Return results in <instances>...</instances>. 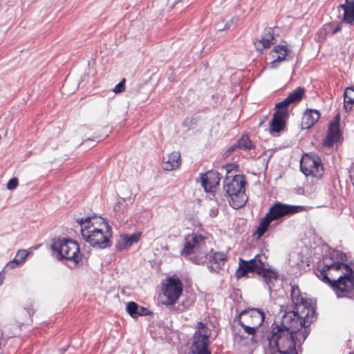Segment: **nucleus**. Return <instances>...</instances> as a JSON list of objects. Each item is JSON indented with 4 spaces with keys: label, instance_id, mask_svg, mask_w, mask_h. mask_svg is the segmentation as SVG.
I'll list each match as a JSON object with an SVG mask.
<instances>
[{
    "label": "nucleus",
    "instance_id": "39",
    "mask_svg": "<svg viewBox=\"0 0 354 354\" xmlns=\"http://www.w3.org/2000/svg\"><path fill=\"white\" fill-rule=\"evenodd\" d=\"M292 194L304 195V188L302 187H298L292 189Z\"/></svg>",
    "mask_w": 354,
    "mask_h": 354
},
{
    "label": "nucleus",
    "instance_id": "16",
    "mask_svg": "<svg viewBox=\"0 0 354 354\" xmlns=\"http://www.w3.org/2000/svg\"><path fill=\"white\" fill-rule=\"evenodd\" d=\"M221 177L216 171H209L201 176V185L206 192H214L219 185Z\"/></svg>",
    "mask_w": 354,
    "mask_h": 354
},
{
    "label": "nucleus",
    "instance_id": "15",
    "mask_svg": "<svg viewBox=\"0 0 354 354\" xmlns=\"http://www.w3.org/2000/svg\"><path fill=\"white\" fill-rule=\"evenodd\" d=\"M265 318L263 313L259 309L250 308L240 313L238 318L239 324H248L259 328Z\"/></svg>",
    "mask_w": 354,
    "mask_h": 354
},
{
    "label": "nucleus",
    "instance_id": "43",
    "mask_svg": "<svg viewBox=\"0 0 354 354\" xmlns=\"http://www.w3.org/2000/svg\"><path fill=\"white\" fill-rule=\"evenodd\" d=\"M5 275H6L5 271L4 270H1L0 272V286L3 284V283L4 281Z\"/></svg>",
    "mask_w": 354,
    "mask_h": 354
},
{
    "label": "nucleus",
    "instance_id": "25",
    "mask_svg": "<svg viewBox=\"0 0 354 354\" xmlns=\"http://www.w3.org/2000/svg\"><path fill=\"white\" fill-rule=\"evenodd\" d=\"M354 104V86L347 87L344 93V107L346 112L352 110V104Z\"/></svg>",
    "mask_w": 354,
    "mask_h": 354
},
{
    "label": "nucleus",
    "instance_id": "30",
    "mask_svg": "<svg viewBox=\"0 0 354 354\" xmlns=\"http://www.w3.org/2000/svg\"><path fill=\"white\" fill-rule=\"evenodd\" d=\"M239 148L250 150L254 147V145L248 136H243L236 142Z\"/></svg>",
    "mask_w": 354,
    "mask_h": 354
},
{
    "label": "nucleus",
    "instance_id": "35",
    "mask_svg": "<svg viewBox=\"0 0 354 354\" xmlns=\"http://www.w3.org/2000/svg\"><path fill=\"white\" fill-rule=\"evenodd\" d=\"M125 80L123 79L122 81H120L113 88V92L115 93H120L124 91L125 86Z\"/></svg>",
    "mask_w": 354,
    "mask_h": 354
},
{
    "label": "nucleus",
    "instance_id": "6",
    "mask_svg": "<svg viewBox=\"0 0 354 354\" xmlns=\"http://www.w3.org/2000/svg\"><path fill=\"white\" fill-rule=\"evenodd\" d=\"M52 250L57 252V257L66 259L77 263L81 260V254L78 243L71 239H58L51 245Z\"/></svg>",
    "mask_w": 354,
    "mask_h": 354
},
{
    "label": "nucleus",
    "instance_id": "33",
    "mask_svg": "<svg viewBox=\"0 0 354 354\" xmlns=\"http://www.w3.org/2000/svg\"><path fill=\"white\" fill-rule=\"evenodd\" d=\"M342 268L344 269L345 272L341 275H347L348 277H354V271L350 265L343 262Z\"/></svg>",
    "mask_w": 354,
    "mask_h": 354
},
{
    "label": "nucleus",
    "instance_id": "22",
    "mask_svg": "<svg viewBox=\"0 0 354 354\" xmlns=\"http://www.w3.org/2000/svg\"><path fill=\"white\" fill-rule=\"evenodd\" d=\"M140 235L141 234L140 232L133 233L131 234L120 235V239L118 240L116 245L118 249L122 250L124 248L132 246L139 241Z\"/></svg>",
    "mask_w": 354,
    "mask_h": 354
},
{
    "label": "nucleus",
    "instance_id": "29",
    "mask_svg": "<svg viewBox=\"0 0 354 354\" xmlns=\"http://www.w3.org/2000/svg\"><path fill=\"white\" fill-rule=\"evenodd\" d=\"M329 269H326V265H324L321 269H317V276L325 283H327L330 287L333 279H330L328 276L327 272Z\"/></svg>",
    "mask_w": 354,
    "mask_h": 354
},
{
    "label": "nucleus",
    "instance_id": "8",
    "mask_svg": "<svg viewBox=\"0 0 354 354\" xmlns=\"http://www.w3.org/2000/svg\"><path fill=\"white\" fill-rule=\"evenodd\" d=\"M300 170L306 176L320 179L324 175V166L321 158L313 153H306L300 160Z\"/></svg>",
    "mask_w": 354,
    "mask_h": 354
},
{
    "label": "nucleus",
    "instance_id": "40",
    "mask_svg": "<svg viewBox=\"0 0 354 354\" xmlns=\"http://www.w3.org/2000/svg\"><path fill=\"white\" fill-rule=\"evenodd\" d=\"M349 176L352 184L354 186V162L353 163L351 169L349 170Z\"/></svg>",
    "mask_w": 354,
    "mask_h": 354
},
{
    "label": "nucleus",
    "instance_id": "34",
    "mask_svg": "<svg viewBox=\"0 0 354 354\" xmlns=\"http://www.w3.org/2000/svg\"><path fill=\"white\" fill-rule=\"evenodd\" d=\"M343 262H335L330 264H326V269H333L335 270H340L342 269Z\"/></svg>",
    "mask_w": 354,
    "mask_h": 354
},
{
    "label": "nucleus",
    "instance_id": "32",
    "mask_svg": "<svg viewBox=\"0 0 354 354\" xmlns=\"http://www.w3.org/2000/svg\"><path fill=\"white\" fill-rule=\"evenodd\" d=\"M307 207L304 205H289V215L297 214L300 212L307 210Z\"/></svg>",
    "mask_w": 354,
    "mask_h": 354
},
{
    "label": "nucleus",
    "instance_id": "38",
    "mask_svg": "<svg viewBox=\"0 0 354 354\" xmlns=\"http://www.w3.org/2000/svg\"><path fill=\"white\" fill-rule=\"evenodd\" d=\"M138 316L146 315L148 313V310L146 308H144V307H142V306H138Z\"/></svg>",
    "mask_w": 354,
    "mask_h": 354
},
{
    "label": "nucleus",
    "instance_id": "4",
    "mask_svg": "<svg viewBox=\"0 0 354 354\" xmlns=\"http://www.w3.org/2000/svg\"><path fill=\"white\" fill-rule=\"evenodd\" d=\"M266 257L259 254L250 261L240 259V266L236 272V277L238 279L243 277L249 272H257L262 275L265 283L270 288V285L277 280V274L274 270L266 268Z\"/></svg>",
    "mask_w": 354,
    "mask_h": 354
},
{
    "label": "nucleus",
    "instance_id": "44",
    "mask_svg": "<svg viewBox=\"0 0 354 354\" xmlns=\"http://www.w3.org/2000/svg\"><path fill=\"white\" fill-rule=\"evenodd\" d=\"M332 122H338V123L339 124V115H336V117Z\"/></svg>",
    "mask_w": 354,
    "mask_h": 354
},
{
    "label": "nucleus",
    "instance_id": "13",
    "mask_svg": "<svg viewBox=\"0 0 354 354\" xmlns=\"http://www.w3.org/2000/svg\"><path fill=\"white\" fill-rule=\"evenodd\" d=\"M242 330L236 331L234 330V343L240 346L247 347L248 350H252V346L255 344V333L259 328L248 324H239Z\"/></svg>",
    "mask_w": 354,
    "mask_h": 354
},
{
    "label": "nucleus",
    "instance_id": "9",
    "mask_svg": "<svg viewBox=\"0 0 354 354\" xmlns=\"http://www.w3.org/2000/svg\"><path fill=\"white\" fill-rule=\"evenodd\" d=\"M196 328L190 354H211L207 348L210 330L201 322L197 323Z\"/></svg>",
    "mask_w": 354,
    "mask_h": 354
},
{
    "label": "nucleus",
    "instance_id": "19",
    "mask_svg": "<svg viewBox=\"0 0 354 354\" xmlns=\"http://www.w3.org/2000/svg\"><path fill=\"white\" fill-rule=\"evenodd\" d=\"M274 35L272 30L270 28H266L260 39L254 42V46L258 51H262L268 48L273 44Z\"/></svg>",
    "mask_w": 354,
    "mask_h": 354
},
{
    "label": "nucleus",
    "instance_id": "31",
    "mask_svg": "<svg viewBox=\"0 0 354 354\" xmlns=\"http://www.w3.org/2000/svg\"><path fill=\"white\" fill-rule=\"evenodd\" d=\"M138 305L133 302H129L127 304L126 310L127 312L130 315V316L133 318L138 317Z\"/></svg>",
    "mask_w": 354,
    "mask_h": 354
},
{
    "label": "nucleus",
    "instance_id": "14",
    "mask_svg": "<svg viewBox=\"0 0 354 354\" xmlns=\"http://www.w3.org/2000/svg\"><path fill=\"white\" fill-rule=\"evenodd\" d=\"M330 288L338 299L348 297L346 295L354 289V277L340 275L337 279H333Z\"/></svg>",
    "mask_w": 354,
    "mask_h": 354
},
{
    "label": "nucleus",
    "instance_id": "45",
    "mask_svg": "<svg viewBox=\"0 0 354 354\" xmlns=\"http://www.w3.org/2000/svg\"><path fill=\"white\" fill-rule=\"evenodd\" d=\"M288 53H289V55H290V53H291L290 50H289Z\"/></svg>",
    "mask_w": 354,
    "mask_h": 354
},
{
    "label": "nucleus",
    "instance_id": "46",
    "mask_svg": "<svg viewBox=\"0 0 354 354\" xmlns=\"http://www.w3.org/2000/svg\"><path fill=\"white\" fill-rule=\"evenodd\" d=\"M349 354H354V352H350Z\"/></svg>",
    "mask_w": 354,
    "mask_h": 354
},
{
    "label": "nucleus",
    "instance_id": "17",
    "mask_svg": "<svg viewBox=\"0 0 354 354\" xmlns=\"http://www.w3.org/2000/svg\"><path fill=\"white\" fill-rule=\"evenodd\" d=\"M340 137L341 132L338 122H331L324 145L327 147H333L335 143L337 142Z\"/></svg>",
    "mask_w": 354,
    "mask_h": 354
},
{
    "label": "nucleus",
    "instance_id": "42",
    "mask_svg": "<svg viewBox=\"0 0 354 354\" xmlns=\"http://www.w3.org/2000/svg\"><path fill=\"white\" fill-rule=\"evenodd\" d=\"M236 148H239L237 146V143L231 146L225 152V156H229L231 153H232Z\"/></svg>",
    "mask_w": 354,
    "mask_h": 354
},
{
    "label": "nucleus",
    "instance_id": "3",
    "mask_svg": "<svg viewBox=\"0 0 354 354\" xmlns=\"http://www.w3.org/2000/svg\"><path fill=\"white\" fill-rule=\"evenodd\" d=\"M83 239L91 246L106 248L111 245V227L106 220L100 216H93L77 218Z\"/></svg>",
    "mask_w": 354,
    "mask_h": 354
},
{
    "label": "nucleus",
    "instance_id": "10",
    "mask_svg": "<svg viewBox=\"0 0 354 354\" xmlns=\"http://www.w3.org/2000/svg\"><path fill=\"white\" fill-rule=\"evenodd\" d=\"M287 214L288 205L282 204L279 202L275 203L270 207L268 212L261 220L255 233L257 237L260 238L265 234L272 221L278 220Z\"/></svg>",
    "mask_w": 354,
    "mask_h": 354
},
{
    "label": "nucleus",
    "instance_id": "26",
    "mask_svg": "<svg viewBox=\"0 0 354 354\" xmlns=\"http://www.w3.org/2000/svg\"><path fill=\"white\" fill-rule=\"evenodd\" d=\"M29 252L26 250H20L17 252L16 257L12 261H10L7 264L6 267L10 269H14L15 268L20 266L27 258Z\"/></svg>",
    "mask_w": 354,
    "mask_h": 354
},
{
    "label": "nucleus",
    "instance_id": "11",
    "mask_svg": "<svg viewBox=\"0 0 354 354\" xmlns=\"http://www.w3.org/2000/svg\"><path fill=\"white\" fill-rule=\"evenodd\" d=\"M277 111L269 122V130L272 134H277L284 130L288 117V97L275 104Z\"/></svg>",
    "mask_w": 354,
    "mask_h": 354
},
{
    "label": "nucleus",
    "instance_id": "7",
    "mask_svg": "<svg viewBox=\"0 0 354 354\" xmlns=\"http://www.w3.org/2000/svg\"><path fill=\"white\" fill-rule=\"evenodd\" d=\"M183 292V284L176 277H169L162 284L160 295V302L166 306H172L176 303Z\"/></svg>",
    "mask_w": 354,
    "mask_h": 354
},
{
    "label": "nucleus",
    "instance_id": "12",
    "mask_svg": "<svg viewBox=\"0 0 354 354\" xmlns=\"http://www.w3.org/2000/svg\"><path fill=\"white\" fill-rule=\"evenodd\" d=\"M268 340L270 346L277 348L274 354H288V351L286 349L288 342V327L283 324L277 325L272 328Z\"/></svg>",
    "mask_w": 354,
    "mask_h": 354
},
{
    "label": "nucleus",
    "instance_id": "41",
    "mask_svg": "<svg viewBox=\"0 0 354 354\" xmlns=\"http://www.w3.org/2000/svg\"><path fill=\"white\" fill-rule=\"evenodd\" d=\"M218 213V209L214 206L209 209V215L212 217L216 216Z\"/></svg>",
    "mask_w": 354,
    "mask_h": 354
},
{
    "label": "nucleus",
    "instance_id": "21",
    "mask_svg": "<svg viewBox=\"0 0 354 354\" xmlns=\"http://www.w3.org/2000/svg\"><path fill=\"white\" fill-rule=\"evenodd\" d=\"M339 8L344 10L343 18L341 23L348 25L354 24V0H345V3L340 4Z\"/></svg>",
    "mask_w": 354,
    "mask_h": 354
},
{
    "label": "nucleus",
    "instance_id": "18",
    "mask_svg": "<svg viewBox=\"0 0 354 354\" xmlns=\"http://www.w3.org/2000/svg\"><path fill=\"white\" fill-rule=\"evenodd\" d=\"M288 55V48L285 45H278L270 52L272 61L270 63L271 68H277L278 63L286 59Z\"/></svg>",
    "mask_w": 354,
    "mask_h": 354
},
{
    "label": "nucleus",
    "instance_id": "5",
    "mask_svg": "<svg viewBox=\"0 0 354 354\" xmlns=\"http://www.w3.org/2000/svg\"><path fill=\"white\" fill-rule=\"evenodd\" d=\"M223 183L224 191L230 198V205L234 209L243 207L248 199L245 193V181L243 176L238 174L227 176Z\"/></svg>",
    "mask_w": 354,
    "mask_h": 354
},
{
    "label": "nucleus",
    "instance_id": "20",
    "mask_svg": "<svg viewBox=\"0 0 354 354\" xmlns=\"http://www.w3.org/2000/svg\"><path fill=\"white\" fill-rule=\"evenodd\" d=\"M320 113L315 109H307L302 117L301 127L308 129L312 127L319 119Z\"/></svg>",
    "mask_w": 354,
    "mask_h": 354
},
{
    "label": "nucleus",
    "instance_id": "24",
    "mask_svg": "<svg viewBox=\"0 0 354 354\" xmlns=\"http://www.w3.org/2000/svg\"><path fill=\"white\" fill-rule=\"evenodd\" d=\"M342 24L339 23L336 26L333 22L327 23L324 24L318 31L319 37L321 38H325L328 35H333L342 30Z\"/></svg>",
    "mask_w": 354,
    "mask_h": 354
},
{
    "label": "nucleus",
    "instance_id": "27",
    "mask_svg": "<svg viewBox=\"0 0 354 354\" xmlns=\"http://www.w3.org/2000/svg\"><path fill=\"white\" fill-rule=\"evenodd\" d=\"M305 91L304 87L299 86L297 89L289 93V104L300 102L304 96Z\"/></svg>",
    "mask_w": 354,
    "mask_h": 354
},
{
    "label": "nucleus",
    "instance_id": "23",
    "mask_svg": "<svg viewBox=\"0 0 354 354\" xmlns=\"http://www.w3.org/2000/svg\"><path fill=\"white\" fill-rule=\"evenodd\" d=\"M180 165V155L177 151L171 153L162 162V168L167 171L177 169Z\"/></svg>",
    "mask_w": 354,
    "mask_h": 354
},
{
    "label": "nucleus",
    "instance_id": "28",
    "mask_svg": "<svg viewBox=\"0 0 354 354\" xmlns=\"http://www.w3.org/2000/svg\"><path fill=\"white\" fill-rule=\"evenodd\" d=\"M33 313L32 310L27 308H24L17 312L16 314V321L19 324H24L30 319L31 315Z\"/></svg>",
    "mask_w": 354,
    "mask_h": 354
},
{
    "label": "nucleus",
    "instance_id": "36",
    "mask_svg": "<svg viewBox=\"0 0 354 354\" xmlns=\"http://www.w3.org/2000/svg\"><path fill=\"white\" fill-rule=\"evenodd\" d=\"M18 185V180L16 178H11L7 183V189L9 190L15 189Z\"/></svg>",
    "mask_w": 354,
    "mask_h": 354
},
{
    "label": "nucleus",
    "instance_id": "1",
    "mask_svg": "<svg viewBox=\"0 0 354 354\" xmlns=\"http://www.w3.org/2000/svg\"><path fill=\"white\" fill-rule=\"evenodd\" d=\"M290 297L292 310H289V354H298L300 348L310 333L309 326L315 320V307L312 301L304 297L299 288L291 286Z\"/></svg>",
    "mask_w": 354,
    "mask_h": 354
},
{
    "label": "nucleus",
    "instance_id": "2",
    "mask_svg": "<svg viewBox=\"0 0 354 354\" xmlns=\"http://www.w3.org/2000/svg\"><path fill=\"white\" fill-rule=\"evenodd\" d=\"M180 254L196 264L207 263L214 272H218L227 259L223 252H213L210 241L204 236L192 234L185 238Z\"/></svg>",
    "mask_w": 354,
    "mask_h": 354
},
{
    "label": "nucleus",
    "instance_id": "37",
    "mask_svg": "<svg viewBox=\"0 0 354 354\" xmlns=\"http://www.w3.org/2000/svg\"><path fill=\"white\" fill-rule=\"evenodd\" d=\"M337 259L340 261L339 262H344L347 261V255L343 252H338L336 256Z\"/></svg>",
    "mask_w": 354,
    "mask_h": 354
}]
</instances>
